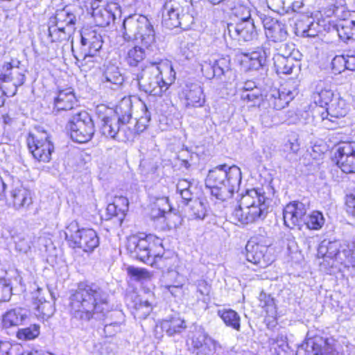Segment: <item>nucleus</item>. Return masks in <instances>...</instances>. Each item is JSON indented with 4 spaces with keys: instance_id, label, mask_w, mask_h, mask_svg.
I'll return each instance as SVG.
<instances>
[{
    "instance_id": "nucleus-1",
    "label": "nucleus",
    "mask_w": 355,
    "mask_h": 355,
    "mask_svg": "<svg viewBox=\"0 0 355 355\" xmlns=\"http://www.w3.org/2000/svg\"><path fill=\"white\" fill-rule=\"evenodd\" d=\"M108 298V293L99 286L80 284L70 297L72 319L82 324L103 320L109 311Z\"/></svg>"
},
{
    "instance_id": "nucleus-2",
    "label": "nucleus",
    "mask_w": 355,
    "mask_h": 355,
    "mask_svg": "<svg viewBox=\"0 0 355 355\" xmlns=\"http://www.w3.org/2000/svg\"><path fill=\"white\" fill-rule=\"evenodd\" d=\"M241 171L236 165L221 164L209 170L205 185L212 197L220 201L230 199L239 189Z\"/></svg>"
},
{
    "instance_id": "nucleus-3",
    "label": "nucleus",
    "mask_w": 355,
    "mask_h": 355,
    "mask_svg": "<svg viewBox=\"0 0 355 355\" xmlns=\"http://www.w3.org/2000/svg\"><path fill=\"white\" fill-rule=\"evenodd\" d=\"M124 29L123 38L126 41L141 38L142 45L150 51L155 47V34L153 25L145 17H139L137 19L133 17L125 19L123 23Z\"/></svg>"
},
{
    "instance_id": "nucleus-4",
    "label": "nucleus",
    "mask_w": 355,
    "mask_h": 355,
    "mask_svg": "<svg viewBox=\"0 0 355 355\" xmlns=\"http://www.w3.org/2000/svg\"><path fill=\"white\" fill-rule=\"evenodd\" d=\"M132 100L131 97H124L116 106V116H105L102 119L101 133L107 137L116 139L119 131V123L129 122L132 117Z\"/></svg>"
},
{
    "instance_id": "nucleus-5",
    "label": "nucleus",
    "mask_w": 355,
    "mask_h": 355,
    "mask_svg": "<svg viewBox=\"0 0 355 355\" xmlns=\"http://www.w3.org/2000/svg\"><path fill=\"white\" fill-rule=\"evenodd\" d=\"M66 239L86 252H92L99 245V238L93 229L80 228L75 221L71 222L64 232Z\"/></svg>"
},
{
    "instance_id": "nucleus-6",
    "label": "nucleus",
    "mask_w": 355,
    "mask_h": 355,
    "mask_svg": "<svg viewBox=\"0 0 355 355\" xmlns=\"http://www.w3.org/2000/svg\"><path fill=\"white\" fill-rule=\"evenodd\" d=\"M68 128L73 141L78 143H86L90 141L94 134V122L86 111H80L74 114L69 120Z\"/></svg>"
},
{
    "instance_id": "nucleus-7",
    "label": "nucleus",
    "mask_w": 355,
    "mask_h": 355,
    "mask_svg": "<svg viewBox=\"0 0 355 355\" xmlns=\"http://www.w3.org/2000/svg\"><path fill=\"white\" fill-rule=\"evenodd\" d=\"M242 14L241 18L235 24H228V35L234 40L238 41L249 42L257 38V31L254 19L251 17L248 8H241Z\"/></svg>"
},
{
    "instance_id": "nucleus-8",
    "label": "nucleus",
    "mask_w": 355,
    "mask_h": 355,
    "mask_svg": "<svg viewBox=\"0 0 355 355\" xmlns=\"http://www.w3.org/2000/svg\"><path fill=\"white\" fill-rule=\"evenodd\" d=\"M20 62L19 60H12L5 62L2 66V72L0 73V80L3 83H12L9 88L6 85H1L2 93L7 97L15 96L17 92V88L23 85L26 81V75L24 71H19Z\"/></svg>"
},
{
    "instance_id": "nucleus-9",
    "label": "nucleus",
    "mask_w": 355,
    "mask_h": 355,
    "mask_svg": "<svg viewBox=\"0 0 355 355\" xmlns=\"http://www.w3.org/2000/svg\"><path fill=\"white\" fill-rule=\"evenodd\" d=\"M180 7L175 1H166L162 8V24L168 29H173L176 27L187 28L189 22L193 23V17L189 14H183L180 15Z\"/></svg>"
},
{
    "instance_id": "nucleus-10",
    "label": "nucleus",
    "mask_w": 355,
    "mask_h": 355,
    "mask_svg": "<svg viewBox=\"0 0 355 355\" xmlns=\"http://www.w3.org/2000/svg\"><path fill=\"white\" fill-rule=\"evenodd\" d=\"M348 107L345 101L336 96L324 110H318L322 125L328 130L336 129L338 126V119L345 116Z\"/></svg>"
},
{
    "instance_id": "nucleus-11",
    "label": "nucleus",
    "mask_w": 355,
    "mask_h": 355,
    "mask_svg": "<svg viewBox=\"0 0 355 355\" xmlns=\"http://www.w3.org/2000/svg\"><path fill=\"white\" fill-rule=\"evenodd\" d=\"M27 145L29 151L37 161L49 162L51 160L54 146L46 132L40 135L30 133L27 138Z\"/></svg>"
},
{
    "instance_id": "nucleus-12",
    "label": "nucleus",
    "mask_w": 355,
    "mask_h": 355,
    "mask_svg": "<svg viewBox=\"0 0 355 355\" xmlns=\"http://www.w3.org/2000/svg\"><path fill=\"white\" fill-rule=\"evenodd\" d=\"M201 71L207 79L214 78L223 79V78L234 76L229 56L220 58L214 62H205L201 66Z\"/></svg>"
},
{
    "instance_id": "nucleus-13",
    "label": "nucleus",
    "mask_w": 355,
    "mask_h": 355,
    "mask_svg": "<svg viewBox=\"0 0 355 355\" xmlns=\"http://www.w3.org/2000/svg\"><path fill=\"white\" fill-rule=\"evenodd\" d=\"M307 210V205L302 202L293 201L288 203L283 211L284 225L290 229H293L295 227L301 229V227L304 225Z\"/></svg>"
},
{
    "instance_id": "nucleus-14",
    "label": "nucleus",
    "mask_w": 355,
    "mask_h": 355,
    "mask_svg": "<svg viewBox=\"0 0 355 355\" xmlns=\"http://www.w3.org/2000/svg\"><path fill=\"white\" fill-rule=\"evenodd\" d=\"M337 166L345 173H355V141L339 144L335 154Z\"/></svg>"
},
{
    "instance_id": "nucleus-15",
    "label": "nucleus",
    "mask_w": 355,
    "mask_h": 355,
    "mask_svg": "<svg viewBox=\"0 0 355 355\" xmlns=\"http://www.w3.org/2000/svg\"><path fill=\"white\" fill-rule=\"evenodd\" d=\"M259 197L258 189H251L247 191L245 194L243 195L239 202V205L236 207L230 216L231 220L233 223L237 224H249L248 221H246L247 216V207L254 205V202H261V198Z\"/></svg>"
},
{
    "instance_id": "nucleus-16",
    "label": "nucleus",
    "mask_w": 355,
    "mask_h": 355,
    "mask_svg": "<svg viewBox=\"0 0 355 355\" xmlns=\"http://www.w3.org/2000/svg\"><path fill=\"white\" fill-rule=\"evenodd\" d=\"M148 237L132 236L128 241L127 250L132 257L150 265L155 262V256H150Z\"/></svg>"
},
{
    "instance_id": "nucleus-17",
    "label": "nucleus",
    "mask_w": 355,
    "mask_h": 355,
    "mask_svg": "<svg viewBox=\"0 0 355 355\" xmlns=\"http://www.w3.org/2000/svg\"><path fill=\"white\" fill-rule=\"evenodd\" d=\"M267 251V246L260 245L253 241H249L245 245L246 259L249 262L265 268L272 261L266 254Z\"/></svg>"
},
{
    "instance_id": "nucleus-18",
    "label": "nucleus",
    "mask_w": 355,
    "mask_h": 355,
    "mask_svg": "<svg viewBox=\"0 0 355 355\" xmlns=\"http://www.w3.org/2000/svg\"><path fill=\"white\" fill-rule=\"evenodd\" d=\"M295 92L283 87L281 89H274L267 96L269 106L273 110H280L284 108L294 98Z\"/></svg>"
},
{
    "instance_id": "nucleus-19",
    "label": "nucleus",
    "mask_w": 355,
    "mask_h": 355,
    "mask_svg": "<svg viewBox=\"0 0 355 355\" xmlns=\"http://www.w3.org/2000/svg\"><path fill=\"white\" fill-rule=\"evenodd\" d=\"M175 257L164 258L157 254V268L162 269L163 275L160 279L162 286L173 284L178 277V272L174 270Z\"/></svg>"
},
{
    "instance_id": "nucleus-20",
    "label": "nucleus",
    "mask_w": 355,
    "mask_h": 355,
    "mask_svg": "<svg viewBox=\"0 0 355 355\" xmlns=\"http://www.w3.org/2000/svg\"><path fill=\"white\" fill-rule=\"evenodd\" d=\"M78 105V101L71 87L59 89L54 98V109L58 111L70 110Z\"/></svg>"
},
{
    "instance_id": "nucleus-21",
    "label": "nucleus",
    "mask_w": 355,
    "mask_h": 355,
    "mask_svg": "<svg viewBox=\"0 0 355 355\" xmlns=\"http://www.w3.org/2000/svg\"><path fill=\"white\" fill-rule=\"evenodd\" d=\"M28 318V311L21 307H16L7 311L2 316L4 327L9 328L21 325Z\"/></svg>"
},
{
    "instance_id": "nucleus-22",
    "label": "nucleus",
    "mask_w": 355,
    "mask_h": 355,
    "mask_svg": "<svg viewBox=\"0 0 355 355\" xmlns=\"http://www.w3.org/2000/svg\"><path fill=\"white\" fill-rule=\"evenodd\" d=\"M123 82V78L119 68L114 65L107 66L101 83L104 88L117 90Z\"/></svg>"
},
{
    "instance_id": "nucleus-23",
    "label": "nucleus",
    "mask_w": 355,
    "mask_h": 355,
    "mask_svg": "<svg viewBox=\"0 0 355 355\" xmlns=\"http://www.w3.org/2000/svg\"><path fill=\"white\" fill-rule=\"evenodd\" d=\"M81 44L83 46H88L87 52L83 55V58L85 59L87 57H94L102 47V37L95 31L82 34Z\"/></svg>"
},
{
    "instance_id": "nucleus-24",
    "label": "nucleus",
    "mask_w": 355,
    "mask_h": 355,
    "mask_svg": "<svg viewBox=\"0 0 355 355\" xmlns=\"http://www.w3.org/2000/svg\"><path fill=\"white\" fill-rule=\"evenodd\" d=\"M328 31L336 32L345 42L355 40V20H342L337 24H329Z\"/></svg>"
},
{
    "instance_id": "nucleus-25",
    "label": "nucleus",
    "mask_w": 355,
    "mask_h": 355,
    "mask_svg": "<svg viewBox=\"0 0 355 355\" xmlns=\"http://www.w3.org/2000/svg\"><path fill=\"white\" fill-rule=\"evenodd\" d=\"M259 197H260V199L261 198V202H254V205L247 207L246 218L248 220L246 221H248L249 224L255 223L259 220H263L267 215L266 198L261 192V190H259Z\"/></svg>"
},
{
    "instance_id": "nucleus-26",
    "label": "nucleus",
    "mask_w": 355,
    "mask_h": 355,
    "mask_svg": "<svg viewBox=\"0 0 355 355\" xmlns=\"http://www.w3.org/2000/svg\"><path fill=\"white\" fill-rule=\"evenodd\" d=\"M274 67L277 74H291L295 67V58L291 52L277 53L273 56Z\"/></svg>"
},
{
    "instance_id": "nucleus-27",
    "label": "nucleus",
    "mask_w": 355,
    "mask_h": 355,
    "mask_svg": "<svg viewBox=\"0 0 355 355\" xmlns=\"http://www.w3.org/2000/svg\"><path fill=\"white\" fill-rule=\"evenodd\" d=\"M270 55V49L266 46L258 47L256 51L246 54L245 57L248 60L249 69L258 70L264 67Z\"/></svg>"
},
{
    "instance_id": "nucleus-28",
    "label": "nucleus",
    "mask_w": 355,
    "mask_h": 355,
    "mask_svg": "<svg viewBox=\"0 0 355 355\" xmlns=\"http://www.w3.org/2000/svg\"><path fill=\"white\" fill-rule=\"evenodd\" d=\"M157 70L159 71L161 76V82H157V85L160 87L161 91L165 87L164 91L168 89L175 80V73L173 69L171 63L168 60L157 62Z\"/></svg>"
},
{
    "instance_id": "nucleus-29",
    "label": "nucleus",
    "mask_w": 355,
    "mask_h": 355,
    "mask_svg": "<svg viewBox=\"0 0 355 355\" xmlns=\"http://www.w3.org/2000/svg\"><path fill=\"white\" fill-rule=\"evenodd\" d=\"M185 97L187 107H202L205 102V96L201 86L197 83L187 85Z\"/></svg>"
},
{
    "instance_id": "nucleus-30",
    "label": "nucleus",
    "mask_w": 355,
    "mask_h": 355,
    "mask_svg": "<svg viewBox=\"0 0 355 355\" xmlns=\"http://www.w3.org/2000/svg\"><path fill=\"white\" fill-rule=\"evenodd\" d=\"M340 244L339 242L330 241L327 240L322 241L318 248V255L321 257L335 259L343 263L344 259L339 254Z\"/></svg>"
},
{
    "instance_id": "nucleus-31",
    "label": "nucleus",
    "mask_w": 355,
    "mask_h": 355,
    "mask_svg": "<svg viewBox=\"0 0 355 355\" xmlns=\"http://www.w3.org/2000/svg\"><path fill=\"white\" fill-rule=\"evenodd\" d=\"M11 197L16 209L28 208L33 202L31 191L22 187L13 189Z\"/></svg>"
},
{
    "instance_id": "nucleus-32",
    "label": "nucleus",
    "mask_w": 355,
    "mask_h": 355,
    "mask_svg": "<svg viewBox=\"0 0 355 355\" xmlns=\"http://www.w3.org/2000/svg\"><path fill=\"white\" fill-rule=\"evenodd\" d=\"M73 31L74 27H65L52 24L49 26L48 35L52 42H62L71 40Z\"/></svg>"
},
{
    "instance_id": "nucleus-33",
    "label": "nucleus",
    "mask_w": 355,
    "mask_h": 355,
    "mask_svg": "<svg viewBox=\"0 0 355 355\" xmlns=\"http://www.w3.org/2000/svg\"><path fill=\"white\" fill-rule=\"evenodd\" d=\"M307 347L318 355H334V348L327 339L320 337L309 339Z\"/></svg>"
},
{
    "instance_id": "nucleus-34",
    "label": "nucleus",
    "mask_w": 355,
    "mask_h": 355,
    "mask_svg": "<svg viewBox=\"0 0 355 355\" xmlns=\"http://www.w3.org/2000/svg\"><path fill=\"white\" fill-rule=\"evenodd\" d=\"M11 239L15 244V250L21 253H27L31 248V238L22 232H18L15 229L8 230Z\"/></svg>"
},
{
    "instance_id": "nucleus-35",
    "label": "nucleus",
    "mask_w": 355,
    "mask_h": 355,
    "mask_svg": "<svg viewBox=\"0 0 355 355\" xmlns=\"http://www.w3.org/2000/svg\"><path fill=\"white\" fill-rule=\"evenodd\" d=\"M218 315L222 319L225 325L237 331H241V317L233 309H222L217 311Z\"/></svg>"
},
{
    "instance_id": "nucleus-36",
    "label": "nucleus",
    "mask_w": 355,
    "mask_h": 355,
    "mask_svg": "<svg viewBox=\"0 0 355 355\" xmlns=\"http://www.w3.org/2000/svg\"><path fill=\"white\" fill-rule=\"evenodd\" d=\"M52 24L68 27H73L76 21V15L71 12L68 7L63 9L58 10L55 14L54 17L50 21Z\"/></svg>"
},
{
    "instance_id": "nucleus-37",
    "label": "nucleus",
    "mask_w": 355,
    "mask_h": 355,
    "mask_svg": "<svg viewBox=\"0 0 355 355\" xmlns=\"http://www.w3.org/2000/svg\"><path fill=\"white\" fill-rule=\"evenodd\" d=\"M313 98L315 103L320 107L316 111L318 112L320 110H324V107H328L334 101L335 96L333 91L329 89L317 88V90L313 94Z\"/></svg>"
},
{
    "instance_id": "nucleus-38",
    "label": "nucleus",
    "mask_w": 355,
    "mask_h": 355,
    "mask_svg": "<svg viewBox=\"0 0 355 355\" xmlns=\"http://www.w3.org/2000/svg\"><path fill=\"white\" fill-rule=\"evenodd\" d=\"M92 15L96 25L101 27L108 26L114 19V15L112 13L109 5H106L105 7L92 12Z\"/></svg>"
},
{
    "instance_id": "nucleus-39",
    "label": "nucleus",
    "mask_w": 355,
    "mask_h": 355,
    "mask_svg": "<svg viewBox=\"0 0 355 355\" xmlns=\"http://www.w3.org/2000/svg\"><path fill=\"white\" fill-rule=\"evenodd\" d=\"M259 306L264 309L268 316L273 317L276 315V304L274 298L264 292H261L259 296Z\"/></svg>"
},
{
    "instance_id": "nucleus-40",
    "label": "nucleus",
    "mask_w": 355,
    "mask_h": 355,
    "mask_svg": "<svg viewBox=\"0 0 355 355\" xmlns=\"http://www.w3.org/2000/svg\"><path fill=\"white\" fill-rule=\"evenodd\" d=\"M186 328L185 322L180 319H173L166 320L161 323V329L165 331L168 336H173L175 334L180 333Z\"/></svg>"
},
{
    "instance_id": "nucleus-41",
    "label": "nucleus",
    "mask_w": 355,
    "mask_h": 355,
    "mask_svg": "<svg viewBox=\"0 0 355 355\" xmlns=\"http://www.w3.org/2000/svg\"><path fill=\"white\" fill-rule=\"evenodd\" d=\"M324 223V218L322 214L320 211H315L311 214L306 216L304 225H306L308 229L320 230Z\"/></svg>"
},
{
    "instance_id": "nucleus-42",
    "label": "nucleus",
    "mask_w": 355,
    "mask_h": 355,
    "mask_svg": "<svg viewBox=\"0 0 355 355\" xmlns=\"http://www.w3.org/2000/svg\"><path fill=\"white\" fill-rule=\"evenodd\" d=\"M307 24L305 26L301 23L297 24L298 28L302 29V34L304 37H313L321 31V27L318 22L314 21L311 18L307 17Z\"/></svg>"
},
{
    "instance_id": "nucleus-43",
    "label": "nucleus",
    "mask_w": 355,
    "mask_h": 355,
    "mask_svg": "<svg viewBox=\"0 0 355 355\" xmlns=\"http://www.w3.org/2000/svg\"><path fill=\"white\" fill-rule=\"evenodd\" d=\"M266 37L275 42H280L286 40L288 33L284 24L279 23L272 30L267 31Z\"/></svg>"
},
{
    "instance_id": "nucleus-44",
    "label": "nucleus",
    "mask_w": 355,
    "mask_h": 355,
    "mask_svg": "<svg viewBox=\"0 0 355 355\" xmlns=\"http://www.w3.org/2000/svg\"><path fill=\"white\" fill-rule=\"evenodd\" d=\"M40 329L39 324H31L28 327L19 329L17 333V337L22 340L35 339L40 334Z\"/></svg>"
},
{
    "instance_id": "nucleus-45",
    "label": "nucleus",
    "mask_w": 355,
    "mask_h": 355,
    "mask_svg": "<svg viewBox=\"0 0 355 355\" xmlns=\"http://www.w3.org/2000/svg\"><path fill=\"white\" fill-rule=\"evenodd\" d=\"M241 97L244 101L251 103L252 106L259 105L263 101L261 89H254L250 92H242Z\"/></svg>"
},
{
    "instance_id": "nucleus-46",
    "label": "nucleus",
    "mask_w": 355,
    "mask_h": 355,
    "mask_svg": "<svg viewBox=\"0 0 355 355\" xmlns=\"http://www.w3.org/2000/svg\"><path fill=\"white\" fill-rule=\"evenodd\" d=\"M144 57V51L139 46H134L128 51L127 62L130 66L135 67Z\"/></svg>"
},
{
    "instance_id": "nucleus-47",
    "label": "nucleus",
    "mask_w": 355,
    "mask_h": 355,
    "mask_svg": "<svg viewBox=\"0 0 355 355\" xmlns=\"http://www.w3.org/2000/svg\"><path fill=\"white\" fill-rule=\"evenodd\" d=\"M191 216L195 219L203 220L207 215L205 205L200 200H196L191 205Z\"/></svg>"
},
{
    "instance_id": "nucleus-48",
    "label": "nucleus",
    "mask_w": 355,
    "mask_h": 355,
    "mask_svg": "<svg viewBox=\"0 0 355 355\" xmlns=\"http://www.w3.org/2000/svg\"><path fill=\"white\" fill-rule=\"evenodd\" d=\"M37 311V314L43 318H49L54 313L55 308L53 304L50 301L43 302L42 304H38L34 307Z\"/></svg>"
},
{
    "instance_id": "nucleus-49",
    "label": "nucleus",
    "mask_w": 355,
    "mask_h": 355,
    "mask_svg": "<svg viewBox=\"0 0 355 355\" xmlns=\"http://www.w3.org/2000/svg\"><path fill=\"white\" fill-rule=\"evenodd\" d=\"M355 250V241H352V243L348 242L347 244H344L342 247V250H340L339 254L340 257L344 259V261H347L349 263H352L354 261V253Z\"/></svg>"
},
{
    "instance_id": "nucleus-50",
    "label": "nucleus",
    "mask_w": 355,
    "mask_h": 355,
    "mask_svg": "<svg viewBox=\"0 0 355 355\" xmlns=\"http://www.w3.org/2000/svg\"><path fill=\"white\" fill-rule=\"evenodd\" d=\"M218 346L220 347V344L211 338L198 350L196 355H211Z\"/></svg>"
},
{
    "instance_id": "nucleus-51",
    "label": "nucleus",
    "mask_w": 355,
    "mask_h": 355,
    "mask_svg": "<svg viewBox=\"0 0 355 355\" xmlns=\"http://www.w3.org/2000/svg\"><path fill=\"white\" fill-rule=\"evenodd\" d=\"M210 292L211 285L205 280H198L197 282V293L201 296V297H198L199 300L207 302V301L209 300Z\"/></svg>"
},
{
    "instance_id": "nucleus-52",
    "label": "nucleus",
    "mask_w": 355,
    "mask_h": 355,
    "mask_svg": "<svg viewBox=\"0 0 355 355\" xmlns=\"http://www.w3.org/2000/svg\"><path fill=\"white\" fill-rule=\"evenodd\" d=\"M12 295V286L8 280L0 279V301H8Z\"/></svg>"
},
{
    "instance_id": "nucleus-53",
    "label": "nucleus",
    "mask_w": 355,
    "mask_h": 355,
    "mask_svg": "<svg viewBox=\"0 0 355 355\" xmlns=\"http://www.w3.org/2000/svg\"><path fill=\"white\" fill-rule=\"evenodd\" d=\"M211 337L204 331H198L192 336L191 345L195 349L198 350Z\"/></svg>"
},
{
    "instance_id": "nucleus-54",
    "label": "nucleus",
    "mask_w": 355,
    "mask_h": 355,
    "mask_svg": "<svg viewBox=\"0 0 355 355\" xmlns=\"http://www.w3.org/2000/svg\"><path fill=\"white\" fill-rule=\"evenodd\" d=\"M157 200L160 201V202H163L162 207L158 208V213L157 214V219L160 218L162 217H164L166 219H168L170 216H171V214L170 213L171 207L168 204V198L167 197H164L162 198H157Z\"/></svg>"
},
{
    "instance_id": "nucleus-55",
    "label": "nucleus",
    "mask_w": 355,
    "mask_h": 355,
    "mask_svg": "<svg viewBox=\"0 0 355 355\" xmlns=\"http://www.w3.org/2000/svg\"><path fill=\"white\" fill-rule=\"evenodd\" d=\"M128 275L135 281H139L148 277V272L141 268L129 266L127 268Z\"/></svg>"
},
{
    "instance_id": "nucleus-56",
    "label": "nucleus",
    "mask_w": 355,
    "mask_h": 355,
    "mask_svg": "<svg viewBox=\"0 0 355 355\" xmlns=\"http://www.w3.org/2000/svg\"><path fill=\"white\" fill-rule=\"evenodd\" d=\"M49 295V291L47 289L37 288L35 291L32 293V300L34 307H35L39 303L42 304L43 302L47 301L46 300V295Z\"/></svg>"
},
{
    "instance_id": "nucleus-57",
    "label": "nucleus",
    "mask_w": 355,
    "mask_h": 355,
    "mask_svg": "<svg viewBox=\"0 0 355 355\" xmlns=\"http://www.w3.org/2000/svg\"><path fill=\"white\" fill-rule=\"evenodd\" d=\"M332 67L335 71L339 73L344 69H346V56L336 55L331 61Z\"/></svg>"
},
{
    "instance_id": "nucleus-58",
    "label": "nucleus",
    "mask_w": 355,
    "mask_h": 355,
    "mask_svg": "<svg viewBox=\"0 0 355 355\" xmlns=\"http://www.w3.org/2000/svg\"><path fill=\"white\" fill-rule=\"evenodd\" d=\"M145 108L146 110L144 116H141L139 119L137 120L136 122L135 127L137 132H143L148 126V123L150 120V116L148 113V110L146 106Z\"/></svg>"
},
{
    "instance_id": "nucleus-59",
    "label": "nucleus",
    "mask_w": 355,
    "mask_h": 355,
    "mask_svg": "<svg viewBox=\"0 0 355 355\" xmlns=\"http://www.w3.org/2000/svg\"><path fill=\"white\" fill-rule=\"evenodd\" d=\"M260 18L266 30V35L267 34V31L272 30L273 27L280 23L276 19L265 15H262Z\"/></svg>"
},
{
    "instance_id": "nucleus-60",
    "label": "nucleus",
    "mask_w": 355,
    "mask_h": 355,
    "mask_svg": "<svg viewBox=\"0 0 355 355\" xmlns=\"http://www.w3.org/2000/svg\"><path fill=\"white\" fill-rule=\"evenodd\" d=\"M121 329V323L119 322H112L110 324H107L104 327V333L106 336H112L116 333L119 332Z\"/></svg>"
},
{
    "instance_id": "nucleus-61",
    "label": "nucleus",
    "mask_w": 355,
    "mask_h": 355,
    "mask_svg": "<svg viewBox=\"0 0 355 355\" xmlns=\"http://www.w3.org/2000/svg\"><path fill=\"white\" fill-rule=\"evenodd\" d=\"M345 204L347 214L355 218V195L347 196Z\"/></svg>"
},
{
    "instance_id": "nucleus-62",
    "label": "nucleus",
    "mask_w": 355,
    "mask_h": 355,
    "mask_svg": "<svg viewBox=\"0 0 355 355\" xmlns=\"http://www.w3.org/2000/svg\"><path fill=\"white\" fill-rule=\"evenodd\" d=\"M285 147L288 150H290L293 153H297V151L300 150V144L296 139L293 141L288 140V142L285 144Z\"/></svg>"
},
{
    "instance_id": "nucleus-63",
    "label": "nucleus",
    "mask_w": 355,
    "mask_h": 355,
    "mask_svg": "<svg viewBox=\"0 0 355 355\" xmlns=\"http://www.w3.org/2000/svg\"><path fill=\"white\" fill-rule=\"evenodd\" d=\"M191 187L190 182L185 179L180 180L176 185L177 191L178 192L189 189Z\"/></svg>"
},
{
    "instance_id": "nucleus-64",
    "label": "nucleus",
    "mask_w": 355,
    "mask_h": 355,
    "mask_svg": "<svg viewBox=\"0 0 355 355\" xmlns=\"http://www.w3.org/2000/svg\"><path fill=\"white\" fill-rule=\"evenodd\" d=\"M346 69L355 71V55L346 56Z\"/></svg>"
}]
</instances>
